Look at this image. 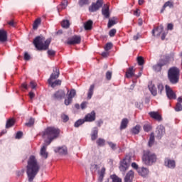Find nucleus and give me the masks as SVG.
Returning <instances> with one entry per match:
<instances>
[{"label": "nucleus", "instance_id": "1", "mask_svg": "<svg viewBox=\"0 0 182 182\" xmlns=\"http://www.w3.org/2000/svg\"><path fill=\"white\" fill-rule=\"evenodd\" d=\"M26 168L28 181L32 182L41 168V166L34 156H30Z\"/></svg>", "mask_w": 182, "mask_h": 182}, {"label": "nucleus", "instance_id": "2", "mask_svg": "<svg viewBox=\"0 0 182 182\" xmlns=\"http://www.w3.org/2000/svg\"><path fill=\"white\" fill-rule=\"evenodd\" d=\"M60 134V130L55 127H48L43 132L42 137L46 139V143L50 144L53 139H56Z\"/></svg>", "mask_w": 182, "mask_h": 182}, {"label": "nucleus", "instance_id": "3", "mask_svg": "<svg viewBox=\"0 0 182 182\" xmlns=\"http://www.w3.org/2000/svg\"><path fill=\"white\" fill-rule=\"evenodd\" d=\"M50 42V38L46 40L45 37H43V36H38V37H36L33 40L34 46L39 50H46L49 48Z\"/></svg>", "mask_w": 182, "mask_h": 182}, {"label": "nucleus", "instance_id": "4", "mask_svg": "<svg viewBox=\"0 0 182 182\" xmlns=\"http://www.w3.org/2000/svg\"><path fill=\"white\" fill-rule=\"evenodd\" d=\"M167 77L171 84H178L180 80V70L176 67H171L167 72Z\"/></svg>", "mask_w": 182, "mask_h": 182}, {"label": "nucleus", "instance_id": "5", "mask_svg": "<svg viewBox=\"0 0 182 182\" xmlns=\"http://www.w3.org/2000/svg\"><path fill=\"white\" fill-rule=\"evenodd\" d=\"M60 76V70L57 68H53V73L51 74L50 78L48 79V82L49 85L54 88L56 86L60 85L62 83V81L60 80H57L55 82H53V80H56Z\"/></svg>", "mask_w": 182, "mask_h": 182}, {"label": "nucleus", "instance_id": "6", "mask_svg": "<svg viewBox=\"0 0 182 182\" xmlns=\"http://www.w3.org/2000/svg\"><path fill=\"white\" fill-rule=\"evenodd\" d=\"M156 156L149 151H144L142 156L143 162L148 166L152 165L156 161Z\"/></svg>", "mask_w": 182, "mask_h": 182}, {"label": "nucleus", "instance_id": "7", "mask_svg": "<svg viewBox=\"0 0 182 182\" xmlns=\"http://www.w3.org/2000/svg\"><path fill=\"white\" fill-rule=\"evenodd\" d=\"M103 5V0H97V3H92L88 10L90 12H95Z\"/></svg>", "mask_w": 182, "mask_h": 182}, {"label": "nucleus", "instance_id": "8", "mask_svg": "<svg viewBox=\"0 0 182 182\" xmlns=\"http://www.w3.org/2000/svg\"><path fill=\"white\" fill-rule=\"evenodd\" d=\"M156 138L157 139H161L165 134V127L162 125L158 126L156 129Z\"/></svg>", "mask_w": 182, "mask_h": 182}, {"label": "nucleus", "instance_id": "9", "mask_svg": "<svg viewBox=\"0 0 182 182\" xmlns=\"http://www.w3.org/2000/svg\"><path fill=\"white\" fill-rule=\"evenodd\" d=\"M165 90H166V96L169 100H176V94L173 92V91L171 90V88L169 86L166 85Z\"/></svg>", "mask_w": 182, "mask_h": 182}, {"label": "nucleus", "instance_id": "10", "mask_svg": "<svg viewBox=\"0 0 182 182\" xmlns=\"http://www.w3.org/2000/svg\"><path fill=\"white\" fill-rule=\"evenodd\" d=\"M76 95V91L75 90H72L70 92H68V99L65 100V105L68 106L73 102V98Z\"/></svg>", "mask_w": 182, "mask_h": 182}, {"label": "nucleus", "instance_id": "11", "mask_svg": "<svg viewBox=\"0 0 182 182\" xmlns=\"http://www.w3.org/2000/svg\"><path fill=\"white\" fill-rule=\"evenodd\" d=\"M81 42V37L80 36H73V38H69L67 43L68 45H75V44H80Z\"/></svg>", "mask_w": 182, "mask_h": 182}, {"label": "nucleus", "instance_id": "12", "mask_svg": "<svg viewBox=\"0 0 182 182\" xmlns=\"http://www.w3.org/2000/svg\"><path fill=\"white\" fill-rule=\"evenodd\" d=\"M50 144H48V143H44L43 146L41 147V151H40V155L41 157L44 159H48V153L47 152V147Z\"/></svg>", "mask_w": 182, "mask_h": 182}, {"label": "nucleus", "instance_id": "13", "mask_svg": "<svg viewBox=\"0 0 182 182\" xmlns=\"http://www.w3.org/2000/svg\"><path fill=\"white\" fill-rule=\"evenodd\" d=\"M164 166L168 168L173 169L176 168V161L174 160L166 158L164 159Z\"/></svg>", "mask_w": 182, "mask_h": 182}, {"label": "nucleus", "instance_id": "14", "mask_svg": "<svg viewBox=\"0 0 182 182\" xmlns=\"http://www.w3.org/2000/svg\"><path fill=\"white\" fill-rule=\"evenodd\" d=\"M96 119V114L95 111L91 112V113H88L87 115H85V117H84L85 122H92Z\"/></svg>", "mask_w": 182, "mask_h": 182}, {"label": "nucleus", "instance_id": "15", "mask_svg": "<svg viewBox=\"0 0 182 182\" xmlns=\"http://www.w3.org/2000/svg\"><path fill=\"white\" fill-rule=\"evenodd\" d=\"M65 97V92L64 90H58V92H56L53 97L55 100H60L62 99H63L64 97Z\"/></svg>", "mask_w": 182, "mask_h": 182}, {"label": "nucleus", "instance_id": "16", "mask_svg": "<svg viewBox=\"0 0 182 182\" xmlns=\"http://www.w3.org/2000/svg\"><path fill=\"white\" fill-rule=\"evenodd\" d=\"M129 168V164L126 159H124L121 161L119 164V170L122 172H125Z\"/></svg>", "mask_w": 182, "mask_h": 182}, {"label": "nucleus", "instance_id": "17", "mask_svg": "<svg viewBox=\"0 0 182 182\" xmlns=\"http://www.w3.org/2000/svg\"><path fill=\"white\" fill-rule=\"evenodd\" d=\"M8 40V34L6 30H0V42L5 43Z\"/></svg>", "mask_w": 182, "mask_h": 182}, {"label": "nucleus", "instance_id": "18", "mask_svg": "<svg viewBox=\"0 0 182 182\" xmlns=\"http://www.w3.org/2000/svg\"><path fill=\"white\" fill-rule=\"evenodd\" d=\"M102 13L104 17H105V18H109L110 16L109 7L107 4L104 5V7H102Z\"/></svg>", "mask_w": 182, "mask_h": 182}, {"label": "nucleus", "instance_id": "19", "mask_svg": "<svg viewBox=\"0 0 182 182\" xmlns=\"http://www.w3.org/2000/svg\"><path fill=\"white\" fill-rule=\"evenodd\" d=\"M54 151L55 153H58L60 155H66L68 154V149L65 146L62 147H57Z\"/></svg>", "mask_w": 182, "mask_h": 182}, {"label": "nucleus", "instance_id": "20", "mask_svg": "<svg viewBox=\"0 0 182 182\" xmlns=\"http://www.w3.org/2000/svg\"><path fill=\"white\" fill-rule=\"evenodd\" d=\"M166 7H168L169 9H173L174 7L173 1H166V3H164V6H162L160 13L163 14Z\"/></svg>", "mask_w": 182, "mask_h": 182}, {"label": "nucleus", "instance_id": "21", "mask_svg": "<svg viewBox=\"0 0 182 182\" xmlns=\"http://www.w3.org/2000/svg\"><path fill=\"white\" fill-rule=\"evenodd\" d=\"M134 176V173L133 171H128L127 176H125V178L124 179L125 182H132V180Z\"/></svg>", "mask_w": 182, "mask_h": 182}, {"label": "nucleus", "instance_id": "22", "mask_svg": "<svg viewBox=\"0 0 182 182\" xmlns=\"http://www.w3.org/2000/svg\"><path fill=\"white\" fill-rule=\"evenodd\" d=\"M149 115L152 119H154L155 120H157V121H161L162 119L161 116L158 112H149Z\"/></svg>", "mask_w": 182, "mask_h": 182}, {"label": "nucleus", "instance_id": "23", "mask_svg": "<svg viewBox=\"0 0 182 182\" xmlns=\"http://www.w3.org/2000/svg\"><path fill=\"white\" fill-rule=\"evenodd\" d=\"M98 128L94 127L92 128V131H91V140L95 141L98 137Z\"/></svg>", "mask_w": 182, "mask_h": 182}, {"label": "nucleus", "instance_id": "24", "mask_svg": "<svg viewBox=\"0 0 182 182\" xmlns=\"http://www.w3.org/2000/svg\"><path fill=\"white\" fill-rule=\"evenodd\" d=\"M106 168L105 167H102L101 168V171H98V182H102L105 175Z\"/></svg>", "mask_w": 182, "mask_h": 182}, {"label": "nucleus", "instance_id": "25", "mask_svg": "<svg viewBox=\"0 0 182 182\" xmlns=\"http://www.w3.org/2000/svg\"><path fill=\"white\" fill-rule=\"evenodd\" d=\"M158 63L160 65L161 68L168 65L169 64L168 58L165 57L164 58H161L160 60H159Z\"/></svg>", "mask_w": 182, "mask_h": 182}, {"label": "nucleus", "instance_id": "26", "mask_svg": "<svg viewBox=\"0 0 182 182\" xmlns=\"http://www.w3.org/2000/svg\"><path fill=\"white\" fill-rule=\"evenodd\" d=\"M163 31H164L163 26H159V27H156V28H154L152 30V35L155 36V32H157L156 36H159L161 33L163 32Z\"/></svg>", "mask_w": 182, "mask_h": 182}, {"label": "nucleus", "instance_id": "27", "mask_svg": "<svg viewBox=\"0 0 182 182\" xmlns=\"http://www.w3.org/2000/svg\"><path fill=\"white\" fill-rule=\"evenodd\" d=\"M138 173L143 177H145L149 174V169L146 168H141L138 169Z\"/></svg>", "mask_w": 182, "mask_h": 182}, {"label": "nucleus", "instance_id": "28", "mask_svg": "<svg viewBox=\"0 0 182 182\" xmlns=\"http://www.w3.org/2000/svg\"><path fill=\"white\" fill-rule=\"evenodd\" d=\"M148 88L153 96L157 95V90L154 85L150 84L148 85Z\"/></svg>", "mask_w": 182, "mask_h": 182}, {"label": "nucleus", "instance_id": "29", "mask_svg": "<svg viewBox=\"0 0 182 182\" xmlns=\"http://www.w3.org/2000/svg\"><path fill=\"white\" fill-rule=\"evenodd\" d=\"M92 25L93 21H92V20H88L84 23V29H85V31H90L92 28Z\"/></svg>", "mask_w": 182, "mask_h": 182}, {"label": "nucleus", "instance_id": "30", "mask_svg": "<svg viewBox=\"0 0 182 182\" xmlns=\"http://www.w3.org/2000/svg\"><path fill=\"white\" fill-rule=\"evenodd\" d=\"M129 124V120L127 118L122 119V121H121V126L119 127V129H125Z\"/></svg>", "mask_w": 182, "mask_h": 182}, {"label": "nucleus", "instance_id": "31", "mask_svg": "<svg viewBox=\"0 0 182 182\" xmlns=\"http://www.w3.org/2000/svg\"><path fill=\"white\" fill-rule=\"evenodd\" d=\"M134 75V68L131 67L129 68V69H128V70H127V73H125V77H127V78H130Z\"/></svg>", "mask_w": 182, "mask_h": 182}, {"label": "nucleus", "instance_id": "32", "mask_svg": "<svg viewBox=\"0 0 182 182\" xmlns=\"http://www.w3.org/2000/svg\"><path fill=\"white\" fill-rule=\"evenodd\" d=\"M94 90H95V85H91V86H90V90H88V94L87 96V98L88 100H90L94 94Z\"/></svg>", "mask_w": 182, "mask_h": 182}, {"label": "nucleus", "instance_id": "33", "mask_svg": "<svg viewBox=\"0 0 182 182\" xmlns=\"http://www.w3.org/2000/svg\"><path fill=\"white\" fill-rule=\"evenodd\" d=\"M68 5V0H63L61 3V4H60L58 6V11L60 10H63V9H65L67 8Z\"/></svg>", "mask_w": 182, "mask_h": 182}, {"label": "nucleus", "instance_id": "34", "mask_svg": "<svg viewBox=\"0 0 182 182\" xmlns=\"http://www.w3.org/2000/svg\"><path fill=\"white\" fill-rule=\"evenodd\" d=\"M154 140H155L154 134L151 133L150 136H149V142H148L149 146H153V144H154Z\"/></svg>", "mask_w": 182, "mask_h": 182}, {"label": "nucleus", "instance_id": "35", "mask_svg": "<svg viewBox=\"0 0 182 182\" xmlns=\"http://www.w3.org/2000/svg\"><path fill=\"white\" fill-rule=\"evenodd\" d=\"M141 127L139 125H136L132 129V133L134 134H138L140 132Z\"/></svg>", "mask_w": 182, "mask_h": 182}, {"label": "nucleus", "instance_id": "36", "mask_svg": "<svg viewBox=\"0 0 182 182\" xmlns=\"http://www.w3.org/2000/svg\"><path fill=\"white\" fill-rule=\"evenodd\" d=\"M152 69L154 71H155L156 73H159L161 72L162 70V67L160 66V65L157 63L155 65H154L152 67Z\"/></svg>", "mask_w": 182, "mask_h": 182}, {"label": "nucleus", "instance_id": "37", "mask_svg": "<svg viewBox=\"0 0 182 182\" xmlns=\"http://www.w3.org/2000/svg\"><path fill=\"white\" fill-rule=\"evenodd\" d=\"M116 19V17H113L112 20H108V28H112L114 25L117 23L115 21Z\"/></svg>", "mask_w": 182, "mask_h": 182}, {"label": "nucleus", "instance_id": "38", "mask_svg": "<svg viewBox=\"0 0 182 182\" xmlns=\"http://www.w3.org/2000/svg\"><path fill=\"white\" fill-rule=\"evenodd\" d=\"M112 182H122V178H119L117 175L114 174L110 176Z\"/></svg>", "mask_w": 182, "mask_h": 182}, {"label": "nucleus", "instance_id": "39", "mask_svg": "<svg viewBox=\"0 0 182 182\" xmlns=\"http://www.w3.org/2000/svg\"><path fill=\"white\" fill-rule=\"evenodd\" d=\"M106 141L104 139H98L97 141V145L98 146H104L105 145Z\"/></svg>", "mask_w": 182, "mask_h": 182}, {"label": "nucleus", "instance_id": "40", "mask_svg": "<svg viewBox=\"0 0 182 182\" xmlns=\"http://www.w3.org/2000/svg\"><path fill=\"white\" fill-rule=\"evenodd\" d=\"M14 123H15V122L13 119L8 120L6 122V128L9 129V128L11 127L12 126H14Z\"/></svg>", "mask_w": 182, "mask_h": 182}, {"label": "nucleus", "instance_id": "41", "mask_svg": "<svg viewBox=\"0 0 182 182\" xmlns=\"http://www.w3.org/2000/svg\"><path fill=\"white\" fill-rule=\"evenodd\" d=\"M63 28H68L70 26V21L69 20H63L61 23Z\"/></svg>", "mask_w": 182, "mask_h": 182}, {"label": "nucleus", "instance_id": "42", "mask_svg": "<svg viewBox=\"0 0 182 182\" xmlns=\"http://www.w3.org/2000/svg\"><path fill=\"white\" fill-rule=\"evenodd\" d=\"M84 123H85V119H78V121L75 122V123L74 124V127H79Z\"/></svg>", "mask_w": 182, "mask_h": 182}, {"label": "nucleus", "instance_id": "43", "mask_svg": "<svg viewBox=\"0 0 182 182\" xmlns=\"http://www.w3.org/2000/svg\"><path fill=\"white\" fill-rule=\"evenodd\" d=\"M41 23V18H37L36 21L33 23V29L36 30L38 27V25Z\"/></svg>", "mask_w": 182, "mask_h": 182}, {"label": "nucleus", "instance_id": "44", "mask_svg": "<svg viewBox=\"0 0 182 182\" xmlns=\"http://www.w3.org/2000/svg\"><path fill=\"white\" fill-rule=\"evenodd\" d=\"M143 129L145 132H149L151 130V126L149 124H144L143 126Z\"/></svg>", "mask_w": 182, "mask_h": 182}, {"label": "nucleus", "instance_id": "45", "mask_svg": "<svg viewBox=\"0 0 182 182\" xmlns=\"http://www.w3.org/2000/svg\"><path fill=\"white\" fill-rule=\"evenodd\" d=\"M78 4H80V6H83L85 5H88L89 4V0H80V1H78Z\"/></svg>", "mask_w": 182, "mask_h": 182}, {"label": "nucleus", "instance_id": "46", "mask_svg": "<svg viewBox=\"0 0 182 182\" xmlns=\"http://www.w3.org/2000/svg\"><path fill=\"white\" fill-rule=\"evenodd\" d=\"M34 123H35V119L33 118H31L29 122L26 123V126L31 127L34 124Z\"/></svg>", "mask_w": 182, "mask_h": 182}, {"label": "nucleus", "instance_id": "47", "mask_svg": "<svg viewBox=\"0 0 182 182\" xmlns=\"http://www.w3.org/2000/svg\"><path fill=\"white\" fill-rule=\"evenodd\" d=\"M157 89L159 94H162L163 90H164V87L162 84L157 85Z\"/></svg>", "mask_w": 182, "mask_h": 182}, {"label": "nucleus", "instance_id": "48", "mask_svg": "<svg viewBox=\"0 0 182 182\" xmlns=\"http://www.w3.org/2000/svg\"><path fill=\"white\" fill-rule=\"evenodd\" d=\"M113 44L112 43H108L105 45V48H104V49H105L106 51H108L111 50Z\"/></svg>", "mask_w": 182, "mask_h": 182}, {"label": "nucleus", "instance_id": "49", "mask_svg": "<svg viewBox=\"0 0 182 182\" xmlns=\"http://www.w3.org/2000/svg\"><path fill=\"white\" fill-rule=\"evenodd\" d=\"M108 144V145H109V147H111V149L112 150H116L117 149V144H114L113 142L111 141H108L107 142Z\"/></svg>", "mask_w": 182, "mask_h": 182}, {"label": "nucleus", "instance_id": "50", "mask_svg": "<svg viewBox=\"0 0 182 182\" xmlns=\"http://www.w3.org/2000/svg\"><path fill=\"white\" fill-rule=\"evenodd\" d=\"M137 63L139 65H143L144 63V58L142 57L137 58Z\"/></svg>", "mask_w": 182, "mask_h": 182}, {"label": "nucleus", "instance_id": "51", "mask_svg": "<svg viewBox=\"0 0 182 182\" xmlns=\"http://www.w3.org/2000/svg\"><path fill=\"white\" fill-rule=\"evenodd\" d=\"M176 112H180L182 111V105L180 103H177L175 107Z\"/></svg>", "mask_w": 182, "mask_h": 182}, {"label": "nucleus", "instance_id": "52", "mask_svg": "<svg viewBox=\"0 0 182 182\" xmlns=\"http://www.w3.org/2000/svg\"><path fill=\"white\" fill-rule=\"evenodd\" d=\"M117 33L116 28H112V30H109V36L114 37Z\"/></svg>", "mask_w": 182, "mask_h": 182}, {"label": "nucleus", "instance_id": "53", "mask_svg": "<svg viewBox=\"0 0 182 182\" xmlns=\"http://www.w3.org/2000/svg\"><path fill=\"white\" fill-rule=\"evenodd\" d=\"M61 118L64 122H67L69 120V117L66 114H62Z\"/></svg>", "mask_w": 182, "mask_h": 182}, {"label": "nucleus", "instance_id": "54", "mask_svg": "<svg viewBox=\"0 0 182 182\" xmlns=\"http://www.w3.org/2000/svg\"><path fill=\"white\" fill-rule=\"evenodd\" d=\"M140 14H141V11H140L139 9H136V11H134V15L139 17V16H140Z\"/></svg>", "mask_w": 182, "mask_h": 182}, {"label": "nucleus", "instance_id": "55", "mask_svg": "<svg viewBox=\"0 0 182 182\" xmlns=\"http://www.w3.org/2000/svg\"><path fill=\"white\" fill-rule=\"evenodd\" d=\"M23 136V132H18L16 135V139H20Z\"/></svg>", "mask_w": 182, "mask_h": 182}, {"label": "nucleus", "instance_id": "56", "mask_svg": "<svg viewBox=\"0 0 182 182\" xmlns=\"http://www.w3.org/2000/svg\"><path fill=\"white\" fill-rule=\"evenodd\" d=\"M140 38H141V36L139 34V33H137V34H136V36H133L134 41H137Z\"/></svg>", "mask_w": 182, "mask_h": 182}, {"label": "nucleus", "instance_id": "57", "mask_svg": "<svg viewBox=\"0 0 182 182\" xmlns=\"http://www.w3.org/2000/svg\"><path fill=\"white\" fill-rule=\"evenodd\" d=\"M100 168V166L97 164H94V165L91 166V169H94L95 171L99 170Z\"/></svg>", "mask_w": 182, "mask_h": 182}, {"label": "nucleus", "instance_id": "58", "mask_svg": "<svg viewBox=\"0 0 182 182\" xmlns=\"http://www.w3.org/2000/svg\"><path fill=\"white\" fill-rule=\"evenodd\" d=\"M107 80H110L112 78V73L108 71L106 74Z\"/></svg>", "mask_w": 182, "mask_h": 182}, {"label": "nucleus", "instance_id": "59", "mask_svg": "<svg viewBox=\"0 0 182 182\" xmlns=\"http://www.w3.org/2000/svg\"><path fill=\"white\" fill-rule=\"evenodd\" d=\"M24 59L25 60L28 61L31 59V56L28 53H26L24 55Z\"/></svg>", "mask_w": 182, "mask_h": 182}, {"label": "nucleus", "instance_id": "60", "mask_svg": "<svg viewBox=\"0 0 182 182\" xmlns=\"http://www.w3.org/2000/svg\"><path fill=\"white\" fill-rule=\"evenodd\" d=\"M48 54L49 56H54L55 55V52L54 50H50L48 51Z\"/></svg>", "mask_w": 182, "mask_h": 182}, {"label": "nucleus", "instance_id": "61", "mask_svg": "<svg viewBox=\"0 0 182 182\" xmlns=\"http://www.w3.org/2000/svg\"><path fill=\"white\" fill-rule=\"evenodd\" d=\"M30 85H31V87L32 89H36V87L37 86L36 83L33 81H31Z\"/></svg>", "mask_w": 182, "mask_h": 182}, {"label": "nucleus", "instance_id": "62", "mask_svg": "<svg viewBox=\"0 0 182 182\" xmlns=\"http://www.w3.org/2000/svg\"><path fill=\"white\" fill-rule=\"evenodd\" d=\"M167 29L170 30V31L173 30V24H171V23H168V26H167Z\"/></svg>", "mask_w": 182, "mask_h": 182}, {"label": "nucleus", "instance_id": "63", "mask_svg": "<svg viewBox=\"0 0 182 182\" xmlns=\"http://www.w3.org/2000/svg\"><path fill=\"white\" fill-rule=\"evenodd\" d=\"M87 107V102H84L81 103V109H85Z\"/></svg>", "mask_w": 182, "mask_h": 182}, {"label": "nucleus", "instance_id": "64", "mask_svg": "<svg viewBox=\"0 0 182 182\" xmlns=\"http://www.w3.org/2000/svg\"><path fill=\"white\" fill-rule=\"evenodd\" d=\"M29 97L31 100H33L35 97V94L33 92H30Z\"/></svg>", "mask_w": 182, "mask_h": 182}]
</instances>
